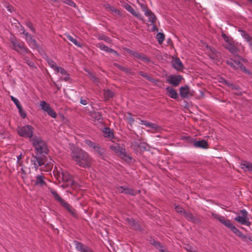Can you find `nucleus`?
I'll use <instances>...</instances> for the list:
<instances>
[{
	"label": "nucleus",
	"mask_w": 252,
	"mask_h": 252,
	"mask_svg": "<svg viewBox=\"0 0 252 252\" xmlns=\"http://www.w3.org/2000/svg\"><path fill=\"white\" fill-rule=\"evenodd\" d=\"M35 155H32L31 164L36 170L39 167L42 171H49L52 168L54 161L47 155L49 150L46 142L40 137L34 136L31 139Z\"/></svg>",
	"instance_id": "nucleus-1"
},
{
	"label": "nucleus",
	"mask_w": 252,
	"mask_h": 252,
	"mask_svg": "<svg viewBox=\"0 0 252 252\" xmlns=\"http://www.w3.org/2000/svg\"><path fill=\"white\" fill-rule=\"evenodd\" d=\"M71 157L77 164L83 167H89L92 163V159L88 154L79 148L74 149L71 153Z\"/></svg>",
	"instance_id": "nucleus-2"
},
{
	"label": "nucleus",
	"mask_w": 252,
	"mask_h": 252,
	"mask_svg": "<svg viewBox=\"0 0 252 252\" xmlns=\"http://www.w3.org/2000/svg\"><path fill=\"white\" fill-rule=\"evenodd\" d=\"M50 192L54 196L55 199L63 206L73 217H76L77 215L75 210L66 202H65L53 189H50Z\"/></svg>",
	"instance_id": "nucleus-3"
},
{
	"label": "nucleus",
	"mask_w": 252,
	"mask_h": 252,
	"mask_svg": "<svg viewBox=\"0 0 252 252\" xmlns=\"http://www.w3.org/2000/svg\"><path fill=\"white\" fill-rule=\"evenodd\" d=\"M50 192L54 196L55 199L63 206L73 217H76L77 215L75 210L66 202H65L53 189H50Z\"/></svg>",
	"instance_id": "nucleus-4"
},
{
	"label": "nucleus",
	"mask_w": 252,
	"mask_h": 252,
	"mask_svg": "<svg viewBox=\"0 0 252 252\" xmlns=\"http://www.w3.org/2000/svg\"><path fill=\"white\" fill-rule=\"evenodd\" d=\"M54 173L58 178H61L63 182L68 183V186H72L75 184V182L72 179V177L66 171L63 170L62 168L55 166Z\"/></svg>",
	"instance_id": "nucleus-5"
},
{
	"label": "nucleus",
	"mask_w": 252,
	"mask_h": 252,
	"mask_svg": "<svg viewBox=\"0 0 252 252\" xmlns=\"http://www.w3.org/2000/svg\"><path fill=\"white\" fill-rule=\"evenodd\" d=\"M10 41L12 48L18 53L24 55L29 52V50L25 46L24 43L19 42L15 37H11Z\"/></svg>",
	"instance_id": "nucleus-6"
},
{
	"label": "nucleus",
	"mask_w": 252,
	"mask_h": 252,
	"mask_svg": "<svg viewBox=\"0 0 252 252\" xmlns=\"http://www.w3.org/2000/svg\"><path fill=\"white\" fill-rule=\"evenodd\" d=\"M17 131L19 135L24 137L32 138L33 133V127L31 125L18 127Z\"/></svg>",
	"instance_id": "nucleus-7"
},
{
	"label": "nucleus",
	"mask_w": 252,
	"mask_h": 252,
	"mask_svg": "<svg viewBox=\"0 0 252 252\" xmlns=\"http://www.w3.org/2000/svg\"><path fill=\"white\" fill-rule=\"evenodd\" d=\"M241 216H238L235 218V220L239 223L249 226L251 223L248 217V212L245 209L240 211Z\"/></svg>",
	"instance_id": "nucleus-8"
},
{
	"label": "nucleus",
	"mask_w": 252,
	"mask_h": 252,
	"mask_svg": "<svg viewBox=\"0 0 252 252\" xmlns=\"http://www.w3.org/2000/svg\"><path fill=\"white\" fill-rule=\"evenodd\" d=\"M40 106L42 110L46 112L51 117L53 118L57 117L56 112L50 107V104L45 101H41L40 102Z\"/></svg>",
	"instance_id": "nucleus-9"
},
{
	"label": "nucleus",
	"mask_w": 252,
	"mask_h": 252,
	"mask_svg": "<svg viewBox=\"0 0 252 252\" xmlns=\"http://www.w3.org/2000/svg\"><path fill=\"white\" fill-rule=\"evenodd\" d=\"M110 148L121 158L126 159L127 157L126 154L125 152V149L120 146L119 144H114L110 146Z\"/></svg>",
	"instance_id": "nucleus-10"
},
{
	"label": "nucleus",
	"mask_w": 252,
	"mask_h": 252,
	"mask_svg": "<svg viewBox=\"0 0 252 252\" xmlns=\"http://www.w3.org/2000/svg\"><path fill=\"white\" fill-rule=\"evenodd\" d=\"M226 63L230 65L234 69L240 68V69L243 66V64L240 62V57H235L234 59H230L226 61Z\"/></svg>",
	"instance_id": "nucleus-11"
},
{
	"label": "nucleus",
	"mask_w": 252,
	"mask_h": 252,
	"mask_svg": "<svg viewBox=\"0 0 252 252\" xmlns=\"http://www.w3.org/2000/svg\"><path fill=\"white\" fill-rule=\"evenodd\" d=\"M145 15L148 17V21L151 23L150 25V26L151 27V31H155L156 30H157L154 24L156 20V17L154 14L151 11L146 10L145 11Z\"/></svg>",
	"instance_id": "nucleus-12"
},
{
	"label": "nucleus",
	"mask_w": 252,
	"mask_h": 252,
	"mask_svg": "<svg viewBox=\"0 0 252 252\" xmlns=\"http://www.w3.org/2000/svg\"><path fill=\"white\" fill-rule=\"evenodd\" d=\"M34 185L37 187H42L46 185L45 181V177L42 174L37 175L35 177V179L32 181Z\"/></svg>",
	"instance_id": "nucleus-13"
},
{
	"label": "nucleus",
	"mask_w": 252,
	"mask_h": 252,
	"mask_svg": "<svg viewBox=\"0 0 252 252\" xmlns=\"http://www.w3.org/2000/svg\"><path fill=\"white\" fill-rule=\"evenodd\" d=\"M74 243L76 249L81 252H94L91 249L80 242L75 241Z\"/></svg>",
	"instance_id": "nucleus-14"
},
{
	"label": "nucleus",
	"mask_w": 252,
	"mask_h": 252,
	"mask_svg": "<svg viewBox=\"0 0 252 252\" xmlns=\"http://www.w3.org/2000/svg\"><path fill=\"white\" fill-rule=\"evenodd\" d=\"M179 92L182 98H187L192 95V94L189 90V88L187 85L180 87Z\"/></svg>",
	"instance_id": "nucleus-15"
},
{
	"label": "nucleus",
	"mask_w": 252,
	"mask_h": 252,
	"mask_svg": "<svg viewBox=\"0 0 252 252\" xmlns=\"http://www.w3.org/2000/svg\"><path fill=\"white\" fill-rule=\"evenodd\" d=\"M181 77L180 76H169L167 81L174 86H177L180 83Z\"/></svg>",
	"instance_id": "nucleus-16"
},
{
	"label": "nucleus",
	"mask_w": 252,
	"mask_h": 252,
	"mask_svg": "<svg viewBox=\"0 0 252 252\" xmlns=\"http://www.w3.org/2000/svg\"><path fill=\"white\" fill-rule=\"evenodd\" d=\"M96 46L99 48L100 50L104 51L108 53H111L114 54L115 55H118V54L117 53L116 51L113 50L112 48L108 47V46L105 45L102 43H99L97 44Z\"/></svg>",
	"instance_id": "nucleus-17"
},
{
	"label": "nucleus",
	"mask_w": 252,
	"mask_h": 252,
	"mask_svg": "<svg viewBox=\"0 0 252 252\" xmlns=\"http://www.w3.org/2000/svg\"><path fill=\"white\" fill-rule=\"evenodd\" d=\"M124 7L126 8V9L129 12H130L132 15L135 16L139 19L143 20L142 16L141 14L137 13L136 12L134 9V8L129 4L127 3L125 5Z\"/></svg>",
	"instance_id": "nucleus-18"
},
{
	"label": "nucleus",
	"mask_w": 252,
	"mask_h": 252,
	"mask_svg": "<svg viewBox=\"0 0 252 252\" xmlns=\"http://www.w3.org/2000/svg\"><path fill=\"white\" fill-rule=\"evenodd\" d=\"M118 190L120 192L125 193L126 194H130L131 195H135L136 191H134L131 189H129L123 186H120L118 188Z\"/></svg>",
	"instance_id": "nucleus-19"
},
{
	"label": "nucleus",
	"mask_w": 252,
	"mask_h": 252,
	"mask_svg": "<svg viewBox=\"0 0 252 252\" xmlns=\"http://www.w3.org/2000/svg\"><path fill=\"white\" fill-rule=\"evenodd\" d=\"M149 242L150 244H152L156 248L158 249L161 252H168L166 249L162 246L159 242L152 239L149 240Z\"/></svg>",
	"instance_id": "nucleus-20"
},
{
	"label": "nucleus",
	"mask_w": 252,
	"mask_h": 252,
	"mask_svg": "<svg viewBox=\"0 0 252 252\" xmlns=\"http://www.w3.org/2000/svg\"><path fill=\"white\" fill-rule=\"evenodd\" d=\"M166 91L168 95L171 98L176 99L178 97V94L177 91L172 87H167L166 88Z\"/></svg>",
	"instance_id": "nucleus-21"
},
{
	"label": "nucleus",
	"mask_w": 252,
	"mask_h": 252,
	"mask_svg": "<svg viewBox=\"0 0 252 252\" xmlns=\"http://www.w3.org/2000/svg\"><path fill=\"white\" fill-rule=\"evenodd\" d=\"M172 65L177 70H181L183 68L182 63L178 58H175L173 60Z\"/></svg>",
	"instance_id": "nucleus-22"
},
{
	"label": "nucleus",
	"mask_w": 252,
	"mask_h": 252,
	"mask_svg": "<svg viewBox=\"0 0 252 252\" xmlns=\"http://www.w3.org/2000/svg\"><path fill=\"white\" fill-rule=\"evenodd\" d=\"M132 56L145 63H149L150 61L149 58L147 57L144 54H141L138 52H133Z\"/></svg>",
	"instance_id": "nucleus-23"
},
{
	"label": "nucleus",
	"mask_w": 252,
	"mask_h": 252,
	"mask_svg": "<svg viewBox=\"0 0 252 252\" xmlns=\"http://www.w3.org/2000/svg\"><path fill=\"white\" fill-rule=\"evenodd\" d=\"M224 47L228 50L231 53L236 54L238 51L237 48L235 46L234 42L229 43L228 44H224Z\"/></svg>",
	"instance_id": "nucleus-24"
},
{
	"label": "nucleus",
	"mask_w": 252,
	"mask_h": 252,
	"mask_svg": "<svg viewBox=\"0 0 252 252\" xmlns=\"http://www.w3.org/2000/svg\"><path fill=\"white\" fill-rule=\"evenodd\" d=\"M227 227L230 228L231 231L237 236L242 238L245 237V236L242 233V232H241L238 229H237L235 226H234L231 223H230Z\"/></svg>",
	"instance_id": "nucleus-25"
},
{
	"label": "nucleus",
	"mask_w": 252,
	"mask_h": 252,
	"mask_svg": "<svg viewBox=\"0 0 252 252\" xmlns=\"http://www.w3.org/2000/svg\"><path fill=\"white\" fill-rule=\"evenodd\" d=\"M194 146L196 148H201L203 149H207L208 148V143L205 140L195 141Z\"/></svg>",
	"instance_id": "nucleus-26"
},
{
	"label": "nucleus",
	"mask_w": 252,
	"mask_h": 252,
	"mask_svg": "<svg viewBox=\"0 0 252 252\" xmlns=\"http://www.w3.org/2000/svg\"><path fill=\"white\" fill-rule=\"evenodd\" d=\"M239 32H240L241 36L245 39V40L249 42L250 45H252L251 41L252 40V37L247 33L246 32L242 30H239Z\"/></svg>",
	"instance_id": "nucleus-27"
},
{
	"label": "nucleus",
	"mask_w": 252,
	"mask_h": 252,
	"mask_svg": "<svg viewBox=\"0 0 252 252\" xmlns=\"http://www.w3.org/2000/svg\"><path fill=\"white\" fill-rule=\"evenodd\" d=\"M26 40L27 43L32 48H37L38 47V45L35 40L31 35L29 36Z\"/></svg>",
	"instance_id": "nucleus-28"
},
{
	"label": "nucleus",
	"mask_w": 252,
	"mask_h": 252,
	"mask_svg": "<svg viewBox=\"0 0 252 252\" xmlns=\"http://www.w3.org/2000/svg\"><path fill=\"white\" fill-rule=\"evenodd\" d=\"M241 167L244 171L252 172V163L251 162L244 161L241 164Z\"/></svg>",
	"instance_id": "nucleus-29"
},
{
	"label": "nucleus",
	"mask_w": 252,
	"mask_h": 252,
	"mask_svg": "<svg viewBox=\"0 0 252 252\" xmlns=\"http://www.w3.org/2000/svg\"><path fill=\"white\" fill-rule=\"evenodd\" d=\"M103 134L104 137L108 138H112L113 137V133L109 127H105L103 130Z\"/></svg>",
	"instance_id": "nucleus-30"
},
{
	"label": "nucleus",
	"mask_w": 252,
	"mask_h": 252,
	"mask_svg": "<svg viewBox=\"0 0 252 252\" xmlns=\"http://www.w3.org/2000/svg\"><path fill=\"white\" fill-rule=\"evenodd\" d=\"M140 124L141 125H145L146 126L151 127L154 129H157V126L156 124L146 121L141 120Z\"/></svg>",
	"instance_id": "nucleus-31"
},
{
	"label": "nucleus",
	"mask_w": 252,
	"mask_h": 252,
	"mask_svg": "<svg viewBox=\"0 0 252 252\" xmlns=\"http://www.w3.org/2000/svg\"><path fill=\"white\" fill-rule=\"evenodd\" d=\"M66 37L67 38V39L70 41L72 42L74 45H75L77 47H81L82 46V44L80 42L78 41L76 39L74 38L70 35L66 34Z\"/></svg>",
	"instance_id": "nucleus-32"
},
{
	"label": "nucleus",
	"mask_w": 252,
	"mask_h": 252,
	"mask_svg": "<svg viewBox=\"0 0 252 252\" xmlns=\"http://www.w3.org/2000/svg\"><path fill=\"white\" fill-rule=\"evenodd\" d=\"M45 60L46 61L48 65L55 71L56 69V67H58L56 63L47 56L46 57Z\"/></svg>",
	"instance_id": "nucleus-33"
},
{
	"label": "nucleus",
	"mask_w": 252,
	"mask_h": 252,
	"mask_svg": "<svg viewBox=\"0 0 252 252\" xmlns=\"http://www.w3.org/2000/svg\"><path fill=\"white\" fill-rule=\"evenodd\" d=\"M114 93L109 90L104 91V97L105 100H108L114 96Z\"/></svg>",
	"instance_id": "nucleus-34"
},
{
	"label": "nucleus",
	"mask_w": 252,
	"mask_h": 252,
	"mask_svg": "<svg viewBox=\"0 0 252 252\" xmlns=\"http://www.w3.org/2000/svg\"><path fill=\"white\" fill-rule=\"evenodd\" d=\"M218 220L220 221V223L223 224L226 227H228V225L230 224V221L229 220H226L225 218L223 216H220Z\"/></svg>",
	"instance_id": "nucleus-35"
},
{
	"label": "nucleus",
	"mask_w": 252,
	"mask_h": 252,
	"mask_svg": "<svg viewBox=\"0 0 252 252\" xmlns=\"http://www.w3.org/2000/svg\"><path fill=\"white\" fill-rule=\"evenodd\" d=\"M92 116L93 118L94 119V121H97L99 122L102 120V115L99 112H94L92 113Z\"/></svg>",
	"instance_id": "nucleus-36"
},
{
	"label": "nucleus",
	"mask_w": 252,
	"mask_h": 252,
	"mask_svg": "<svg viewBox=\"0 0 252 252\" xmlns=\"http://www.w3.org/2000/svg\"><path fill=\"white\" fill-rule=\"evenodd\" d=\"M183 215L186 217V218L188 220H189L194 222L195 221V218L193 216V215L189 213H188L187 212H184Z\"/></svg>",
	"instance_id": "nucleus-37"
},
{
	"label": "nucleus",
	"mask_w": 252,
	"mask_h": 252,
	"mask_svg": "<svg viewBox=\"0 0 252 252\" xmlns=\"http://www.w3.org/2000/svg\"><path fill=\"white\" fill-rule=\"evenodd\" d=\"M139 74L143 76V77L145 78L146 79H147L148 80L152 82H153V83H156L157 82V80H155L154 79L151 78L150 76H149L147 74L142 72V71H141L139 72Z\"/></svg>",
	"instance_id": "nucleus-38"
},
{
	"label": "nucleus",
	"mask_w": 252,
	"mask_h": 252,
	"mask_svg": "<svg viewBox=\"0 0 252 252\" xmlns=\"http://www.w3.org/2000/svg\"><path fill=\"white\" fill-rule=\"evenodd\" d=\"M93 149H94V151L97 152V153H98L100 156H102L104 154V149L101 148L98 144H96Z\"/></svg>",
	"instance_id": "nucleus-39"
},
{
	"label": "nucleus",
	"mask_w": 252,
	"mask_h": 252,
	"mask_svg": "<svg viewBox=\"0 0 252 252\" xmlns=\"http://www.w3.org/2000/svg\"><path fill=\"white\" fill-rule=\"evenodd\" d=\"M156 38L159 44H161L164 40V35L163 33L158 32Z\"/></svg>",
	"instance_id": "nucleus-40"
},
{
	"label": "nucleus",
	"mask_w": 252,
	"mask_h": 252,
	"mask_svg": "<svg viewBox=\"0 0 252 252\" xmlns=\"http://www.w3.org/2000/svg\"><path fill=\"white\" fill-rule=\"evenodd\" d=\"M222 37L223 38V39L224 40V42H225V44H228L229 43H232L233 41L232 39L228 36L227 35H226L225 34L222 33Z\"/></svg>",
	"instance_id": "nucleus-41"
},
{
	"label": "nucleus",
	"mask_w": 252,
	"mask_h": 252,
	"mask_svg": "<svg viewBox=\"0 0 252 252\" xmlns=\"http://www.w3.org/2000/svg\"><path fill=\"white\" fill-rule=\"evenodd\" d=\"M84 143L88 145L89 147L94 149V148L96 145V143L89 140V139H86L84 140Z\"/></svg>",
	"instance_id": "nucleus-42"
},
{
	"label": "nucleus",
	"mask_w": 252,
	"mask_h": 252,
	"mask_svg": "<svg viewBox=\"0 0 252 252\" xmlns=\"http://www.w3.org/2000/svg\"><path fill=\"white\" fill-rule=\"evenodd\" d=\"M18 109L20 116L23 119H25L27 117V113L23 109L22 106L18 108Z\"/></svg>",
	"instance_id": "nucleus-43"
},
{
	"label": "nucleus",
	"mask_w": 252,
	"mask_h": 252,
	"mask_svg": "<svg viewBox=\"0 0 252 252\" xmlns=\"http://www.w3.org/2000/svg\"><path fill=\"white\" fill-rule=\"evenodd\" d=\"M63 2L73 7H76V5L72 0H61Z\"/></svg>",
	"instance_id": "nucleus-44"
},
{
	"label": "nucleus",
	"mask_w": 252,
	"mask_h": 252,
	"mask_svg": "<svg viewBox=\"0 0 252 252\" xmlns=\"http://www.w3.org/2000/svg\"><path fill=\"white\" fill-rule=\"evenodd\" d=\"M11 100L14 103V104L16 105L17 108H19L20 107L22 106L20 101L19 100L16 98V97H14L13 96H10Z\"/></svg>",
	"instance_id": "nucleus-45"
},
{
	"label": "nucleus",
	"mask_w": 252,
	"mask_h": 252,
	"mask_svg": "<svg viewBox=\"0 0 252 252\" xmlns=\"http://www.w3.org/2000/svg\"><path fill=\"white\" fill-rule=\"evenodd\" d=\"M106 7L109 8L112 12H115L117 15H121V12L119 10L117 9L113 6H111L108 4H107Z\"/></svg>",
	"instance_id": "nucleus-46"
},
{
	"label": "nucleus",
	"mask_w": 252,
	"mask_h": 252,
	"mask_svg": "<svg viewBox=\"0 0 252 252\" xmlns=\"http://www.w3.org/2000/svg\"><path fill=\"white\" fill-rule=\"evenodd\" d=\"M26 25L31 30L32 32H35V29L33 27V26L31 21H28L26 22Z\"/></svg>",
	"instance_id": "nucleus-47"
},
{
	"label": "nucleus",
	"mask_w": 252,
	"mask_h": 252,
	"mask_svg": "<svg viewBox=\"0 0 252 252\" xmlns=\"http://www.w3.org/2000/svg\"><path fill=\"white\" fill-rule=\"evenodd\" d=\"M98 39L103 40L108 43H110L111 41V40L109 37L106 36L103 34L99 35L98 36Z\"/></svg>",
	"instance_id": "nucleus-48"
},
{
	"label": "nucleus",
	"mask_w": 252,
	"mask_h": 252,
	"mask_svg": "<svg viewBox=\"0 0 252 252\" xmlns=\"http://www.w3.org/2000/svg\"><path fill=\"white\" fill-rule=\"evenodd\" d=\"M125 119L130 125H132L134 120V119L131 116L130 114H128L127 116H125Z\"/></svg>",
	"instance_id": "nucleus-49"
},
{
	"label": "nucleus",
	"mask_w": 252,
	"mask_h": 252,
	"mask_svg": "<svg viewBox=\"0 0 252 252\" xmlns=\"http://www.w3.org/2000/svg\"><path fill=\"white\" fill-rule=\"evenodd\" d=\"M57 73L60 72L62 74L66 75L67 74L66 71L63 68L58 66L56 67V70H55Z\"/></svg>",
	"instance_id": "nucleus-50"
},
{
	"label": "nucleus",
	"mask_w": 252,
	"mask_h": 252,
	"mask_svg": "<svg viewBox=\"0 0 252 252\" xmlns=\"http://www.w3.org/2000/svg\"><path fill=\"white\" fill-rule=\"evenodd\" d=\"M185 249L189 252H196V249L193 247L189 245H187L185 247Z\"/></svg>",
	"instance_id": "nucleus-51"
},
{
	"label": "nucleus",
	"mask_w": 252,
	"mask_h": 252,
	"mask_svg": "<svg viewBox=\"0 0 252 252\" xmlns=\"http://www.w3.org/2000/svg\"><path fill=\"white\" fill-rule=\"evenodd\" d=\"M175 209L177 212L183 214H184V212H185V210L180 206H176L175 207Z\"/></svg>",
	"instance_id": "nucleus-52"
},
{
	"label": "nucleus",
	"mask_w": 252,
	"mask_h": 252,
	"mask_svg": "<svg viewBox=\"0 0 252 252\" xmlns=\"http://www.w3.org/2000/svg\"><path fill=\"white\" fill-rule=\"evenodd\" d=\"M242 68L241 69V70H242L244 72H245V73L249 75H252V73L251 72V71H250L249 70L247 69L245 66H242Z\"/></svg>",
	"instance_id": "nucleus-53"
},
{
	"label": "nucleus",
	"mask_w": 252,
	"mask_h": 252,
	"mask_svg": "<svg viewBox=\"0 0 252 252\" xmlns=\"http://www.w3.org/2000/svg\"><path fill=\"white\" fill-rule=\"evenodd\" d=\"M90 77L91 80L94 83L97 84V78L93 74H90Z\"/></svg>",
	"instance_id": "nucleus-54"
},
{
	"label": "nucleus",
	"mask_w": 252,
	"mask_h": 252,
	"mask_svg": "<svg viewBox=\"0 0 252 252\" xmlns=\"http://www.w3.org/2000/svg\"><path fill=\"white\" fill-rule=\"evenodd\" d=\"M26 63H27L31 67H35V64L34 63H33V62L29 60H27L26 61Z\"/></svg>",
	"instance_id": "nucleus-55"
},
{
	"label": "nucleus",
	"mask_w": 252,
	"mask_h": 252,
	"mask_svg": "<svg viewBox=\"0 0 252 252\" xmlns=\"http://www.w3.org/2000/svg\"><path fill=\"white\" fill-rule=\"evenodd\" d=\"M17 164H19V165L20 166L22 163L20 161V160L22 158V154H20L18 156H17Z\"/></svg>",
	"instance_id": "nucleus-56"
},
{
	"label": "nucleus",
	"mask_w": 252,
	"mask_h": 252,
	"mask_svg": "<svg viewBox=\"0 0 252 252\" xmlns=\"http://www.w3.org/2000/svg\"><path fill=\"white\" fill-rule=\"evenodd\" d=\"M80 103L84 105H85L88 103L87 100L83 99L82 97L80 99Z\"/></svg>",
	"instance_id": "nucleus-57"
},
{
	"label": "nucleus",
	"mask_w": 252,
	"mask_h": 252,
	"mask_svg": "<svg viewBox=\"0 0 252 252\" xmlns=\"http://www.w3.org/2000/svg\"><path fill=\"white\" fill-rule=\"evenodd\" d=\"M220 82H221L223 84H227V81L225 79H224V78H220V81H219Z\"/></svg>",
	"instance_id": "nucleus-58"
},
{
	"label": "nucleus",
	"mask_w": 252,
	"mask_h": 252,
	"mask_svg": "<svg viewBox=\"0 0 252 252\" xmlns=\"http://www.w3.org/2000/svg\"><path fill=\"white\" fill-rule=\"evenodd\" d=\"M23 33L24 34V35H25V38H26V39H27L29 36H30L31 35L30 34H29V33H28V32H25V31H24V32H23Z\"/></svg>",
	"instance_id": "nucleus-59"
},
{
	"label": "nucleus",
	"mask_w": 252,
	"mask_h": 252,
	"mask_svg": "<svg viewBox=\"0 0 252 252\" xmlns=\"http://www.w3.org/2000/svg\"><path fill=\"white\" fill-rule=\"evenodd\" d=\"M213 216L216 219L218 220L220 216V215L217 214H213Z\"/></svg>",
	"instance_id": "nucleus-60"
},
{
	"label": "nucleus",
	"mask_w": 252,
	"mask_h": 252,
	"mask_svg": "<svg viewBox=\"0 0 252 252\" xmlns=\"http://www.w3.org/2000/svg\"><path fill=\"white\" fill-rule=\"evenodd\" d=\"M128 222H129L130 224H134V220H131V219H128Z\"/></svg>",
	"instance_id": "nucleus-61"
},
{
	"label": "nucleus",
	"mask_w": 252,
	"mask_h": 252,
	"mask_svg": "<svg viewBox=\"0 0 252 252\" xmlns=\"http://www.w3.org/2000/svg\"><path fill=\"white\" fill-rule=\"evenodd\" d=\"M7 10L10 11V12H12V10H13V8L11 7V6H8L7 7Z\"/></svg>",
	"instance_id": "nucleus-62"
},
{
	"label": "nucleus",
	"mask_w": 252,
	"mask_h": 252,
	"mask_svg": "<svg viewBox=\"0 0 252 252\" xmlns=\"http://www.w3.org/2000/svg\"><path fill=\"white\" fill-rule=\"evenodd\" d=\"M126 51H127V52L129 53L130 54H131L132 55V53L133 52H134V51H132L129 49H127Z\"/></svg>",
	"instance_id": "nucleus-63"
},
{
	"label": "nucleus",
	"mask_w": 252,
	"mask_h": 252,
	"mask_svg": "<svg viewBox=\"0 0 252 252\" xmlns=\"http://www.w3.org/2000/svg\"><path fill=\"white\" fill-rule=\"evenodd\" d=\"M126 51H127V52L129 53L130 54H131L132 55V53L133 52H134V51H132L129 49H127Z\"/></svg>",
	"instance_id": "nucleus-64"
}]
</instances>
